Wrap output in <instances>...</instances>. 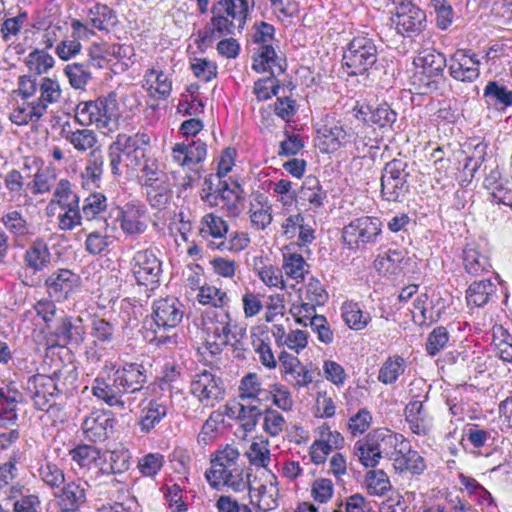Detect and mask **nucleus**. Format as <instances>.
<instances>
[{
	"mask_svg": "<svg viewBox=\"0 0 512 512\" xmlns=\"http://www.w3.org/2000/svg\"><path fill=\"white\" fill-rule=\"evenodd\" d=\"M254 0H218L211 6L210 21L203 30L198 31L195 44L201 48L214 40L234 35L241 31L246 23L250 8L254 7Z\"/></svg>",
	"mask_w": 512,
	"mask_h": 512,
	"instance_id": "1",
	"label": "nucleus"
},
{
	"mask_svg": "<svg viewBox=\"0 0 512 512\" xmlns=\"http://www.w3.org/2000/svg\"><path fill=\"white\" fill-rule=\"evenodd\" d=\"M275 28L267 22L258 24V101L266 100L276 95L280 85L276 76L283 73L285 68L281 64V58L275 51Z\"/></svg>",
	"mask_w": 512,
	"mask_h": 512,
	"instance_id": "2",
	"label": "nucleus"
},
{
	"mask_svg": "<svg viewBox=\"0 0 512 512\" xmlns=\"http://www.w3.org/2000/svg\"><path fill=\"white\" fill-rule=\"evenodd\" d=\"M238 458V450L229 445L217 451L215 457L211 459L210 469L205 473L208 483L213 488L229 486L234 491H241L248 487L251 492L253 490L250 482L251 474L247 473V479L244 480L243 470L236 463Z\"/></svg>",
	"mask_w": 512,
	"mask_h": 512,
	"instance_id": "3",
	"label": "nucleus"
},
{
	"mask_svg": "<svg viewBox=\"0 0 512 512\" xmlns=\"http://www.w3.org/2000/svg\"><path fill=\"white\" fill-rule=\"evenodd\" d=\"M201 198L211 207H220L228 216L235 217L245 207V192L237 182L208 176L204 180Z\"/></svg>",
	"mask_w": 512,
	"mask_h": 512,
	"instance_id": "4",
	"label": "nucleus"
},
{
	"mask_svg": "<svg viewBox=\"0 0 512 512\" xmlns=\"http://www.w3.org/2000/svg\"><path fill=\"white\" fill-rule=\"evenodd\" d=\"M152 321L149 329L153 332L150 342L165 344L172 340V336L165 334L177 327L184 316V305L175 297L161 298L153 303Z\"/></svg>",
	"mask_w": 512,
	"mask_h": 512,
	"instance_id": "5",
	"label": "nucleus"
},
{
	"mask_svg": "<svg viewBox=\"0 0 512 512\" xmlns=\"http://www.w3.org/2000/svg\"><path fill=\"white\" fill-rule=\"evenodd\" d=\"M139 168L137 181L145 189L148 202L154 208L164 207L171 197L168 174L160 169L154 158L145 159Z\"/></svg>",
	"mask_w": 512,
	"mask_h": 512,
	"instance_id": "6",
	"label": "nucleus"
},
{
	"mask_svg": "<svg viewBox=\"0 0 512 512\" xmlns=\"http://www.w3.org/2000/svg\"><path fill=\"white\" fill-rule=\"evenodd\" d=\"M378 60V48L368 36H356L347 44L342 64L349 76L365 74Z\"/></svg>",
	"mask_w": 512,
	"mask_h": 512,
	"instance_id": "7",
	"label": "nucleus"
},
{
	"mask_svg": "<svg viewBox=\"0 0 512 512\" xmlns=\"http://www.w3.org/2000/svg\"><path fill=\"white\" fill-rule=\"evenodd\" d=\"M408 163L404 159H393L387 162L381 175V195L384 200L399 202L409 191L407 171Z\"/></svg>",
	"mask_w": 512,
	"mask_h": 512,
	"instance_id": "8",
	"label": "nucleus"
},
{
	"mask_svg": "<svg viewBox=\"0 0 512 512\" xmlns=\"http://www.w3.org/2000/svg\"><path fill=\"white\" fill-rule=\"evenodd\" d=\"M230 316L227 311L207 313L202 320L205 334V347L211 355L219 354L230 343L234 331L230 328Z\"/></svg>",
	"mask_w": 512,
	"mask_h": 512,
	"instance_id": "9",
	"label": "nucleus"
},
{
	"mask_svg": "<svg viewBox=\"0 0 512 512\" xmlns=\"http://www.w3.org/2000/svg\"><path fill=\"white\" fill-rule=\"evenodd\" d=\"M118 104L116 95L109 93L106 97H99L95 101L80 102L75 109V121L82 126L92 123L106 126L116 116Z\"/></svg>",
	"mask_w": 512,
	"mask_h": 512,
	"instance_id": "10",
	"label": "nucleus"
},
{
	"mask_svg": "<svg viewBox=\"0 0 512 512\" xmlns=\"http://www.w3.org/2000/svg\"><path fill=\"white\" fill-rule=\"evenodd\" d=\"M381 221L375 217L363 216L352 220L343 228L342 237L349 248H359L360 245L375 243L381 234Z\"/></svg>",
	"mask_w": 512,
	"mask_h": 512,
	"instance_id": "11",
	"label": "nucleus"
},
{
	"mask_svg": "<svg viewBox=\"0 0 512 512\" xmlns=\"http://www.w3.org/2000/svg\"><path fill=\"white\" fill-rule=\"evenodd\" d=\"M109 379L123 394H134L141 391L147 382V370L142 363L123 362L112 367Z\"/></svg>",
	"mask_w": 512,
	"mask_h": 512,
	"instance_id": "12",
	"label": "nucleus"
},
{
	"mask_svg": "<svg viewBox=\"0 0 512 512\" xmlns=\"http://www.w3.org/2000/svg\"><path fill=\"white\" fill-rule=\"evenodd\" d=\"M150 144V136L137 132L133 135L119 133L112 143L113 149L121 151L125 157L126 165L133 169L140 167L148 159L146 151Z\"/></svg>",
	"mask_w": 512,
	"mask_h": 512,
	"instance_id": "13",
	"label": "nucleus"
},
{
	"mask_svg": "<svg viewBox=\"0 0 512 512\" xmlns=\"http://www.w3.org/2000/svg\"><path fill=\"white\" fill-rule=\"evenodd\" d=\"M398 34L404 37L418 35L425 28L426 14L412 2H402L396 8V14L391 18Z\"/></svg>",
	"mask_w": 512,
	"mask_h": 512,
	"instance_id": "14",
	"label": "nucleus"
},
{
	"mask_svg": "<svg viewBox=\"0 0 512 512\" xmlns=\"http://www.w3.org/2000/svg\"><path fill=\"white\" fill-rule=\"evenodd\" d=\"M132 271L139 285L154 289L160 281L161 262L151 250H140L132 259Z\"/></svg>",
	"mask_w": 512,
	"mask_h": 512,
	"instance_id": "15",
	"label": "nucleus"
},
{
	"mask_svg": "<svg viewBox=\"0 0 512 512\" xmlns=\"http://www.w3.org/2000/svg\"><path fill=\"white\" fill-rule=\"evenodd\" d=\"M191 392L204 405L214 406V402L223 399L225 386L220 377L204 370L194 376L191 382Z\"/></svg>",
	"mask_w": 512,
	"mask_h": 512,
	"instance_id": "16",
	"label": "nucleus"
},
{
	"mask_svg": "<svg viewBox=\"0 0 512 512\" xmlns=\"http://www.w3.org/2000/svg\"><path fill=\"white\" fill-rule=\"evenodd\" d=\"M480 61L476 54L457 50L449 59L448 68L451 77L461 82H473L480 74Z\"/></svg>",
	"mask_w": 512,
	"mask_h": 512,
	"instance_id": "17",
	"label": "nucleus"
},
{
	"mask_svg": "<svg viewBox=\"0 0 512 512\" xmlns=\"http://www.w3.org/2000/svg\"><path fill=\"white\" fill-rule=\"evenodd\" d=\"M319 147L323 152L330 153L350 142L351 129H346L340 121L326 120L318 128Z\"/></svg>",
	"mask_w": 512,
	"mask_h": 512,
	"instance_id": "18",
	"label": "nucleus"
},
{
	"mask_svg": "<svg viewBox=\"0 0 512 512\" xmlns=\"http://www.w3.org/2000/svg\"><path fill=\"white\" fill-rule=\"evenodd\" d=\"M115 419L111 412L94 411L82 423L85 438L93 443L105 441L113 432Z\"/></svg>",
	"mask_w": 512,
	"mask_h": 512,
	"instance_id": "19",
	"label": "nucleus"
},
{
	"mask_svg": "<svg viewBox=\"0 0 512 512\" xmlns=\"http://www.w3.org/2000/svg\"><path fill=\"white\" fill-rule=\"evenodd\" d=\"M78 281V275L71 270L58 269L45 280V286L51 298L64 301L77 286Z\"/></svg>",
	"mask_w": 512,
	"mask_h": 512,
	"instance_id": "20",
	"label": "nucleus"
},
{
	"mask_svg": "<svg viewBox=\"0 0 512 512\" xmlns=\"http://www.w3.org/2000/svg\"><path fill=\"white\" fill-rule=\"evenodd\" d=\"M369 445L372 447L374 456L380 460L382 457H388L392 461L394 453H396L400 441L403 440L402 435L394 434L389 429H375L365 436Z\"/></svg>",
	"mask_w": 512,
	"mask_h": 512,
	"instance_id": "21",
	"label": "nucleus"
},
{
	"mask_svg": "<svg viewBox=\"0 0 512 512\" xmlns=\"http://www.w3.org/2000/svg\"><path fill=\"white\" fill-rule=\"evenodd\" d=\"M279 361L282 372L293 386L306 387L313 381L310 371L296 356L283 351L279 355Z\"/></svg>",
	"mask_w": 512,
	"mask_h": 512,
	"instance_id": "22",
	"label": "nucleus"
},
{
	"mask_svg": "<svg viewBox=\"0 0 512 512\" xmlns=\"http://www.w3.org/2000/svg\"><path fill=\"white\" fill-rule=\"evenodd\" d=\"M89 484L86 481L77 480L64 485L57 496L60 509L65 512H77L86 503V492Z\"/></svg>",
	"mask_w": 512,
	"mask_h": 512,
	"instance_id": "23",
	"label": "nucleus"
},
{
	"mask_svg": "<svg viewBox=\"0 0 512 512\" xmlns=\"http://www.w3.org/2000/svg\"><path fill=\"white\" fill-rule=\"evenodd\" d=\"M392 462L394 468L400 472L421 474L426 468L424 458L417 451L411 450L409 443L404 439L400 441Z\"/></svg>",
	"mask_w": 512,
	"mask_h": 512,
	"instance_id": "24",
	"label": "nucleus"
},
{
	"mask_svg": "<svg viewBox=\"0 0 512 512\" xmlns=\"http://www.w3.org/2000/svg\"><path fill=\"white\" fill-rule=\"evenodd\" d=\"M0 221L19 245H22L34 235L32 225L19 210H8L2 215Z\"/></svg>",
	"mask_w": 512,
	"mask_h": 512,
	"instance_id": "25",
	"label": "nucleus"
},
{
	"mask_svg": "<svg viewBox=\"0 0 512 512\" xmlns=\"http://www.w3.org/2000/svg\"><path fill=\"white\" fill-rule=\"evenodd\" d=\"M55 336L62 345H80L84 342L86 329L81 317H63L55 329Z\"/></svg>",
	"mask_w": 512,
	"mask_h": 512,
	"instance_id": "26",
	"label": "nucleus"
},
{
	"mask_svg": "<svg viewBox=\"0 0 512 512\" xmlns=\"http://www.w3.org/2000/svg\"><path fill=\"white\" fill-rule=\"evenodd\" d=\"M146 209L143 205L127 204L118 211L117 219L120 226L128 235H139L147 229V224L141 220L145 216Z\"/></svg>",
	"mask_w": 512,
	"mask_h": 512,
	"instance_id": "27",
	"label": "nucleus"
},
{
	"mask_svg": "<svg viewBox=\"0 0 512 512\" xmlns=\"http://www.w3.org/2000/svg\"><path fill=\"white\" fill-rule=\"evenodd\" d=\"M26 268L38 273L47 268L51 262V253L43 238H36L23 255Z\"/></svg>",
	"mask_w": 512,
	"mask_h": 512,
	"instance_id": "28",
	"label": "nucleus"
},
{
	"mask_svg": "<svg viewBox=\"0 0 512 512\" xmlns=\"http://www.w3.org/2000/svg\"><path fill=\"white\" fill-rule=\"evenodd\" d=\"M405 417L414 434L425 436L432 427L431 417L421 401H411L405 407Z\"/></svg>",
	"mask_w": 512,
	"mask_h": 512,
	"instance_id": "29",
	"label": "nucleus"
},
{
	"mask_svg": "<svg viewBox=\"0 0 512 512\" xmlns=\"http://www.w3.org/2000/svg\"><path fill=\"white\" fill-rule=\"evenodd\" d=\"M357 119L367 124L377 125L380 128L392 127L397 120V113L387 103L379 104L375 108L361 107L356 114Z\"/></svg>",
	"mask_w": 512,
	"mask_h": 512,
	"instance_id": "30",
	"label": "nucleus"
},
{
	"mask_svg": "<svg viewBox=\"0 0 512 512\" xmlns=\"http://www.w3.org/2000/svg\"><path fill=\"white\" fill-rule=\"evenodd\" d=\"M496 293V285L489 279L474 281L466 291L468 305L483 307Z\"/></svg>",
	"mask_w": 512,
	"mask_h": 512,
	"instance_id": "31",
	"label": "nucleus"
},
{
	"mask_svg": "<svg viewBox=\"0 0 512 512\" xmlns=\"http://www.w3.org/2000/svg\"><path fill=\"white\" fill-rule=\"evenodd\" d=\"M283 269L290 278L295 280L303 279L309 271V265L305 262L303 256L295 251V244L286 246V252L283 254Z\"/></svg>",
	"mask_w": 512,
	"mask_h": 512,
	"instance_id": "32",
	"label": "nucleus"
},
{
	"mask_svg": "<svg viewBox=\"0 0 512 512\" xmlns=\"http://www.w3.org/2000/svg\"><path fill=\"white\" fill-rule=\"evenodd\" d=\"M463 264L468 274L479 276L491 268L488 257L474 245H467L463 250Z\"/></svg>",
	"mask_w": 512,
	"mask_h": 512,
	"instance_id": "33",
	"label": "nucleus"
},
{
	"mask_svg": "<svg viewBox=\"0 0 512 512\" xmlns=\"http://www.w3.org/2000/svg\"><path fill=\"white\" fill-rule=\"evenodd\" d=\"M167 415V406L159 400H151L142 409L139 426L141 432L149 433Z\"/></svg>",
	"mask_w": 512,
	"mask_h": 512,
	"instance_id": "34",
	"label": "nucleus"
},
{
	"mask_svg": "<svg viewBox=\"0 0 512 512\" xmlns=\"http://www.w3.org/2000/svg\"><path fill=\"white\" fill-rule=\"evenodd\" d=\"M40 97L32 101L45 115L49 104L56 103L61 98V88L57 80L44 77L39 84Z\"/></svg>",
	"mask_w": 512,
	"mask_h": 512,
	"instance_id": "35",
	"label": "nucleus"
},
{
	"mask_svg": "<svg viewBox=\"0 0 512 512\" xmlns=\"http://www.w3.org/2000/svg\"><path fill=\"white\" fill-rule=\"evenodd\" d=\"M238 423L239 429L236 436L242 440H246L248 433L256 428V403L238 401Z\"/></svg>",
	"mask_w": 512,
	"mask_h": 512,
	"instance_id": "36",
	"label": "nucleus"
},
{
	"mask_svg": "<svg viewBox=\"0 0 512 512\" xmlns=\"http://www.w3.org/2000/svg\"><path fill=\"white\" fill-rule=\"evenodd\" d=\"M298 198L301 201L308 202L311 207L318 208L323 205L326 198V192L323 191L319 180L314 176L305 178L299 192Z\"/></svg>",
	"mask_w": 512,
	"mask_h": 512,
	"instance_id": "37",
	"label": "nucleus"
},
{
	"mask_svg": "<svg viewBox=\"0 0 512 512\" xmlns=\"http://www.w3.org/2000/svg\"><path fill=\"white\" fill-rule=\"evenodd\" d=\"M230 345L233 347L234 356L238 359H247L252 354V347L255 343L254 340V328H251V336L248 337L246 334V328L235 326Z\"/></svg>",
	"mask_w": 512,
	"mask_h": 512,
	"instance_id": "38",
	"label": "nucleus"
},
{
	"mask_svg": "<svg viewBox=\"0 0 512 512\" xmlns=\"http://www.w3.org/2000/svg\"><path fill=\"white\" fill-rule=\"evenodd\" d=\"M417 65L427 77H435L440 79L443 75L444 68L447 66V60L442 53L430 51L424 53L423 56L418 57Z\"/></svg>",
	"mask_w": 512,
	"mask_h": 512,
	"instance_id": "39",
	"label": "nucleus"
},
{
	"mask_svg": "<svg viewBox=\"0 0 512 512\" xmlns=\"http://www.w3.org/2000/svg\"><path fill=\"white\" fill-rule=\"evenodd\" d=\"M89 23L98 30L108 31L117 23L113 9L105 4H95L89 11Z\"/></svg>",
	"mask_w": 512,
	"mask_h": 512,
	"instance_id": "40",
	"label": "nucleus"
},
{
	"mask_svg": "<svg viewBox=\"0 0 512 512\" xmlns=\"http://www.w3.org/2000/svg\"><path fill=\"white\" fill-rule=\"evenodd\" d=\"M64 138L68 141L74 149L79 152H85L92 149L97 143L96 133L87 128L76 129L74 131H65Z\"/></svg>",
	"mask_w": 512,
	"mask_h": 512,
	"instance_id": "41",
	"label": "nucleus"
},
{
	"mask_svg": "<svg viewBox=\"0 0 512 512\" xmlns=\"http://www.w3.org/2000/svg\"><path fill=\"white\" fill-rule=\"evenodd\" d=\"M27 389L31 392L32 398L40 395L55 396L60 393L54 378L43 374L31 376L27 382Z\"/></svg>",
	"mask_w": 512,
	"mask_h": 512,
	"instance_id": "42",
	"label": "nucleus"
},
{
	"mask_svg": "<svg viewBox=\"0 0 512 512\" xmlns=\"http://www.w3.org/2000/svg\"><path fill=\"white\" fill-rule=\"evenodd\" d=\"M92 392L94 396L105 401L109 406L124 405V402L120 399L123 393L114 386L112 381L107 383L104 379L96 378Z\"/></svg>",
	"mask_w": 512,
	"mask_h": 512,
	"instance_id": "43",
	"label": "nucleus"
},
{
	"mask_svg": "<svg viewBox=\"0 0 512 512\" xmlns=\"http://www.w3.org/2000/svg\"><path fill=\"white\" fill-rule=\"evenodd\" d=\"M107 208V198L102 193H93L84 199L81 209L82 217L87 221L104 217L101 215Z\"/></svg>",
	"mask_w": 512,
	"mask_h": 512,
	"instance_id": "44",
	"label": "nucleus"
},
{
	"mask_svg": "<svg viewBox=\"0 0 512 512\" xmlns=\"http://www.w3.org/2000/svg\"><path fill=\"white\" fill-rule=\"evenodd\" d=\"M405 370V361L400 356L389 357L379 370L378 380L383 384H392Z\"/></svg>",
	"mask_w": 512,
	"mask_h": 512,
	"instance_id": "45",
	"label": "nucleus"
},
{
	"mask_svg": "<svg viewBox=\"0 0 512 512\" xmlns=\"http://www.w3.org/2000/svg\"><path fill=\"white\" fill-rule=\"evenodd\" d=\"M25 63L31 72L41 75L54 66V58L44 49H35L28 54Z\"/></svg>",
	"mask_w": 512,
	"mask_h": 512,
	"instance_id": "46",
	"label": "nucleus"
},
{
	"mask_svg": "<svg viewBox=\"0 0 512 512\" xmlns=\"http://www.w3.org/2000/svg\"><path fill=\"white\" fill-rule=\"evenodd\" d=\"M44 114L40 111L33 102L27 104V106H18L10 114V120L18 125L23 126L28 123H37Z\"/></svg>",
	"mask_w": 512,
	"mask_h": 512,
	"instance_id": "47",
	"label": "nucleus"
},
{
	"mask_svg": "<svg viewBox=\"0 0 512 512\" xmlns=\"http://www.w3.org/2000/svg\"><path fill=\"white\" fill-rule=\"evenodd\" d=\"M366 485L372 495L382 496L391 489V483L384 470H370L366 473Z\"/></svg>",
	"mask_w": 512,
	"mask_h": 512,
	"instance_id": "48",
	"label": "nucleus"
},
{
	"mask_svg": "<svg viewBox=\"0 0 512 512\" xmlns=\"http://www.w3.org/2000/svg\"><path fill=\"white\" fill-rule=\"evenodd\" d=\"M342 310L343 319L351 329L362 330L370 320V316L364 314L356 303L344 304Z\"/></svg>",
	"mask_w": 512,
	"mask_h": 512,
	"instance_id": "49",
	"label": "nucleus"
},
{
	"mask_svg": "<svg viewBox=\"0 0 512 512\" xmlns=\"http://www.w3.org/2000/svg\"><path fill=\"white\" fill-rule=\"evenodd\" d=\"M64 73L69 79L71 86L75 89H84L92 78L91 71H88L87 65H82L79 62L68 64L64 68Z\"/></svg>",
	"mask_w": 512,
	"mask_h": 512,
	"instance_id": "50",
	"label": "nucleus"
},
{
	"mask_svg": "<svg viewBox=\"0 0 512 512\" xmlns=\"http://www.w3.org/2000/svg\"><path fill=\"white\" fill-rule=\"evenodd\" d=\"M484 97L487 98L488 103L494 105L500 104L504 107L512 105V91L495 81L488 82L484 89Z\"/></svg>",
	"mask_w": 512,
	"mask_h": 512,
	"instance_id": "51",
	"label": "nucleus"
},
{
	"mask_svg": "<svg viewBox=\"0 0 512 512\" xmlns=\"http://www.w3.org/2000/svg\"><path fill=\"white\" fill-rule=\"evenodd\" d=\"M106 461L108 466L100 469L106 474H121L127 471L130 466V456L128 451L125 450L110 451Z\"/></svg>",
	"mask_w": 512,
	"mask_h": 512,
	"instance_id": "52",
	"label": "nucleus"
},
{
	"mask_svg": "<svg viewBox=\"0 0 512 512\" xmlns=\"http://www.w3.org/2000/svg\"><path fill=\"white\" fill-rule=\"evenodd\" d=\"M53 197L54 198L52 201H56L61 207H65V206L78 207L79 206V202H80L79 196L72 189L71 183L66 179H61L57 183Z\"/></svg>",
	"mask_w": 512,
	"mask_h": 512,
	"instance_id": "53",
	"label": "nucleus"
},
{
	"mask_svg": "<svg viewBox=\"0 0 512 512\" xmlns=\"http://www.w3.org/2000/svg\"><path fill=\"white\" fill-rule=\"evenodd\" d=\"M197 299L201 304L212 305L215 308H221L228 302L226 292L209 285H204L200 288Z\"/></svg>",
	"mask_w": 512,
	"mask_h": 512,
	"instance_id": "54",
	"label": "nucleus"
},
{
	"mask_svg": "<svg viewBox=\"0 0 512 512\" xmlns=\"http://www.w3.org/2000/svg\"><path fill=\"white\" fill-rule=\"evenodd\" d=\"M449 341V332L443 326L436 327L429 334L426 342V351L429 355L438 354Z\"/></svg>",
	"mask_w": 512,
	"mask_h": 512,
	"instance_id": "55",
	"label": "nucleus"
},
{
	"mask_svg": "<svg viewBox=\"0 0 512 512\" xmlns=\"http://www.w3.org/2000/svg\"><path fill=\"white\" fill-rule=\"evenodd\" d=\"M372 447L364 437L358 440L354 445V455L357 457L359 462L366 468H374L378 465L379 459L374 456V452L370 451Z\"/></svg>",
	"mask_w": 512,
	"mask_h": 512,
	"instance_id": "56",
	"label": "nucleus"
},
{
	"mask_svg": "<svg viewBox=\"0 0 512 512\" xmlns=\"http://www.w3.org/2000/svg\"><path fill=\"white\" fill-rule=\"evenodd\" d=\"M103 164L104 160L100 151L92 150L90 153L89 163L83 172V177L87 180H90L96 186L101 179V175L103 173Z\"/></svg>",
	"mask_w": 512,
	"mask_h": 512,
	"instance_id": "57",
	"label": "nucleus"
},
{
	"mask_svg": "<svg viewBox=\"0 0 512 512\" xmlns=\"http://www.w3.org/2000/svg\"><path fill=\"white\" fill-rule=\"evenodd\" d=\"M39 475L51 487H59L65 481L63 471L50 461H46L40 466Z\"/></svg>",
	"mask_w": 512,
	"mask_h": 512,
	"instance_id": "58",
	"label": "nucleus"
},
{
	"mask_svg": "<svg viewBox=\"0 0 512 512\" xmlns=\"http://www.w3.org/2000/svg\"><path fill=\"white\" fill-rule=\"evenodd\" d=\"M72 459L81 467H87L100 457V452L95 446L79 445L70 451Z\"/></svg>",
	"mask_w": 512,
	"mask_h": 512,
	"instance_id": "59",
	"label": "nucleus"
},
{
	"mask_svg": "<svg viewBox=\"0 0 512 512\" xmlns=\"http://www.w3.org/2000/svg\"><path fill=\"white\" fill-rule=\"evenodd\" d=\"M115 327L114 324L103 319L96 317L92 320L91 335L98 341L109 343L114 339Z\"/></svg>",
	"mask_w": 512,
	"mask_h": 512,
	"instance_id": "60",
	"label": "nucleus"
},
{
	"mask_svg": "<svg viewBox=\"0 0 512 512\" xmlns=\"http://www.w3.org/2000/svg\"><path fill=\"white\" fill-rule=\"evenodd\" d=\"M147 83H156L155 92L159 94V96L163 99L167 98L172 89L171 81L168 77L162 72L156 69H150L147 71L146 75Z\"/></svg>",
	"mask_w": 512,
	"mask_h": 512,
	"instance_id": "61",
	"label": "nucleus"
},
{
	"mask_svg": "<svg viewBox=\"0 0 512 512\" xmlns=\"http://www.w3.org/2000/svg\"><path fill=\"white\" fill-rule=\"evenodd\" d=\"M236 399L256 403V373H248L241 379Z\"/></svg>",
	"mask_w": 512,
	"mask_h": 512,
	"instance_id": "62",
	"label": "nucleus"
},
{
	"mask_svg": "<svg viewBox=\"0 0 512 512\" xmlns=\"http://www.w3.org/2000/svg\"><path fill=\"white\" fill-rule=\"evenodd\" d=\"M109 246V236L100 231L90 232L85 240V250L90 255H100L107 250Z\"/></svg>",
	"mask_w": 512,
	"mask_h": 512,
	"instance_id": "63",
	"label": "nucleus"
},
{
	"mask_svg": "<svg viewBox=\"0 0 512 512\" xmlns=\"http://www.w3.org/2000/svg\"><path fill=\"white\" fill-rule=\"evenodd\" d=\"M163 463V455L159 453H150L139 460L138 468L142 475L153 477L161 469Z\"/></svg>",
	"mask_w": 512,
	"mask_h": 512,
	"instance_id": "64",
	"label": "nucleus"
}]
</instances>
